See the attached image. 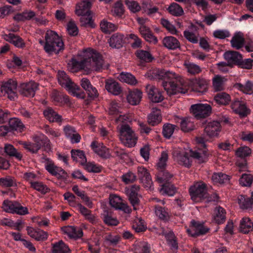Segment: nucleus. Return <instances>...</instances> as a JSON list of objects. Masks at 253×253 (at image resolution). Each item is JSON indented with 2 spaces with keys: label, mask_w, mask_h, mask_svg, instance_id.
<instances>
[{
  "label": "nucleus",
  "mask_w": 253,
  "mask_h": 253,
  "mask_svg": "<svg viewBox=\"0 0 253 253\" xmlns=\"http://www.w3.org/2000/svg\"><path fill=\"white\" fill-rule=\"evenodd\" d=\"M35 141L36 142L39 150L42 147L49 148L50 147V141L45 135H42L36 136L35 138Z\"/></svg>",
  "instance_id": "nucleus-53"
},
{
  "label": "nucleus",
  "mask_w": 253,
  "mask_h": 253,
  "mask_svg": "<svg viewBox=\"0 0 253 253\" xmlns=\"http://www.w3.org/2000/svg\"><path fill=\"white\" fill-rule=\"evenodd\" d=\"M28 234L37 241H44L47 239L48 234L46 232L41 229H35L31 227H27Z\"/></svg>",
  "instance_id": "nucleus-24"
},
{
  "label": "nucleus",
  "mask_w": 253,
  "mask_h": 253,
  "mask_svg": "<svg viewBox=\"0 0 253 253\" xmlns=\"http://www.w3.org/2000/svg\"><path fill=\"white\" fill-rule=\"evenodd\" d=\"M172 177V175L165 169L160 171L157 175V179L160 183L169 182V180Z\"/></svg>",
  "instance_id": "nucleus-58"
},
{
  "label": "nucleus",
  "mask_w": 253,
  "mask_h": 253,
  "mask_svg": "<svg viewBox=\"0 0 253 253\" xmlns=\"http://www.w3.org/2000/svg\"><path fill=\"white\" fill-rule=\"evenodd\" d=\"M196 139L199 146L197 149L190 151V156L197 160L199 163H205L208 161L209 156L205 144L208 139L205 136H202L197 137Z\"/></svg>",
  "instance_id": "nucleus-5"
},
{
  "label": "nucleus",
  "mask_w": 253,
  "mask_h": 253,
  "mask_svg": "<svg viewBox=\"0 0 253 253\" xmlns=\"http://www.w3.org/2000/svg\"><path fill=\"white\" fill-rule=\"evenodd\" d=\"M81 85L90 98L93 99L98 96V93L97 89L91 85L87 79L83 78L81 81Z\"/></svg>",
  "instance_id": "nucleus-22"
},
{
  "label": "nucleus",
  "mask_w": 253,
  "mask_h": 253,
  "mask_svg": "<svg viewBox=\"0 0 253 253\" xmlns=\"http://www.w3.org/2000/svg\"><path fill=\"white\" fill-rule=\"evenodd\" d=\"M51 98L54 103L59 104H68L70 102L69 98L66 95L53 90L51 93Z\"/></svg>",
  "instance_id": "nucleus-31"
},
{
  "label": "nucleus",
  "mask_w": 253,
  "mask_h": 253,
  "mask_svg": "<svg viewBox=\"0 0 253 253\" xmlns=\"http://www.w3.org/2000/svg\"><path fill=\"white\" fill-rule=\"evenodd\" d=\"M161 121L162 116L160 110L153 109L147 117L148 123L152 126H155Z\"/></svg>",
  "instance_id": "nucleus-28"
},
{
  "label": "nucleus",
  "mask_w": 253,
  "mask_h": 253,
  "mask_svg": "<svg viewBox=\"0 0 253 253\" xmlns=\"http://www.w3.org/2000/svg\"><path fill=\"white\" fill-rule=\"evenodd\" d=\"M189 193L191 199L195 202H199L206 199L208 197L206 184L203 182H197L189 189Z\"/></svg>",
  "instance_id": "nucleus-6"
},
{
  "label": "nucleus",
  "mask_w": 253,
  "mask_h": 253,
  "mask_svg": "<svg viewBox=\"0 0 253 253\" xmlns=\"http://www.w3.org/2000/svg\"><path fill=\"white\" fill-rule=\"evenodd\" d=\"M230 178L231 176L230 175L222 172L214 173L212 176V180L216 184H223L229 183Z\"/></svg>",
  "instance_id": "nucleus-38"
},
{
  "label": "nucleus",
  "mask_w": 253,
  "mask_h": 253,
  "mask_svg": "<svg viewBox=\"0 0 253 253\" xmlns=\"http://www.w3.org/2000/svg\"><path fill=\"white\" fill-rule=\"evenodd\" d=\"M137 176L140 182L145 184L146 187L149 188L152 183L150 174L147 169L143 166L137 168Z\"/></svg>",
  "instance_id": "nucleus-19"
},
{
  "label": "nucleus",
  "mask_w": 253,
  "mask_h": 253,
  "mask_svg": "<svg viewBox=\"0 0 253 253\" xmlns=\"http://www.w3.org/2000/svg\"><path fill=\"white\" fill-rule=\"evenodd\" d=\"M177 122L180 124L181 129L183 131L189 132L195 128V125L192 118H179Z\"/></svg>",
  "instance_id": "nucleus-26"
},
{
  "label": "nucleus",
  "mask_w": 253,
  "mask_h": 253,
  "mask_svg": "<svg viewBox=\"0 0 253 253\" xmlns=\"http://www.w3.org/2000/svg\"><path fill=\"white\" fill-rule=\"evenodd\" d=\"M63 231L67 234L70 239H77L82 237L83 232L81 229H77L73 226H67L63 228Z\"/></svg>",
  "instance_id": "nucleus-30"
},
{
  "label": "nucleus",
  "mask_w": 253,
  "mask_h": 253,
  "mask_svg": "<svg viewBox=\"0 0 253 253\" xmlns=\"http://www.w3.org/2000/svg\"><path fill=\"white\" fill-rule=\"evenodd\" d=\"M214 100L219 104L226 105L231 101V97L227 93L221 92L215 95Z\"/></svg>",
  "instance_id": "nucleus-43"
},
{
  "label": "nucleus",
  "mask_w": 253,
  "mask_h": 253,
  "mask_svg": "<svg viewBox=\"0 0 253 253\" xmlns=\"http://www.w3.org/2000/svg\"><path fill=\"white\" fill-rule=\"evenodd\" d=\"M225 210L223 208L220 206L217 207L214 210V220L215 222L218 224L223 223L225 221Z\"/></svg>",
  "instance_id": "nucleus-41"
},
{
  "label": "nucleus",
  "mask_w": 253,
  "mask_h": 253,
  "mask_svg": "<svg viewBox=\"0 0 253 253\" xmlns=\"http://www.w3.org/2000/svg\"><path fill=\"white\" fill-rule=\"evenodd\" d=\"M31 187L42 194H45L50 191L49 188L46 185L40 181L31 182Z\"/></svg>",
  "instance_id": "nucleus-57"
},
{
  "label": "nucleus",
  "mask_w": 253,
  "mask_h": 253,
  "mask_svg": "<svg viewBox=\"0 0 253 253\" xmlns=\"http://www.w3.org/2000/svg\"><path fill=\"white\" fill-rule=\"evenodd\" d=\"M156 215L161 219L167 220L169 218L168 209L164 206L155 205L154 206Z\"/></svg>",
  "instance_id": "nucleus-42"
},
{
  "label": "nucleus",
  "mask_w": 253,
  "mask_h": 253,
  "mask_svg": "<svg viewBox=\"0 0 253 253\" xmlns=\"http://www.w3.org/2000/svg\"><path fill=\"white\" fill-rule=\"evenodd\" d=\"M204 130L210 137L217 136L221 130L220 123L217 121H210L205 126Z\"/></svg>",
  "instance_id": "nucleus-21"
},
{
  "label": "nucleus",
  "mask_w": 253,
  "mask_h": 253,
  "mask_svg": "<svg viewBox=\"0 0 253 253\" xmlns=\"http://www.w3.org/2000/svg\"><path fill=\"white\" fill-rule=\"evenodd\" d=\"M5 155L9 157H14L18 161L21 160L23 155L14 147L10 144H5Z\"/></svg>",
  "instance_id": "nucleus-33"
},
{
  "label": "nucleus",
  "mask_w": 253,
  "mask_h": 253,
  "mask_svg": "<svg viewBox=\"0 0 253 253\" xmlns=\"http://www.w3.org/2000/svg\"><path fill=\"white\" fill-rule=\"evenodd\" d=\"M235 86L238 90L248 94H252L253 90V83L250 81H248L245 84L237 83Z\"/></svg>",
  "instance_id": "nucleus-49"
},
{
  "label": "nucleus",
  "mask_w": 253,
  "mask_h": 253,
  "mask_svg": "<svg viewBox=\"0 0 253 253\" xmlns=\"http://www.w3.org/2000/svg\"><path fill=\"white\" fill-rule=\"evenodd\" d=\"M136 56L141 61L145 63L151 62L154 59L150 52L143 49H139L135 52Z\"/></svg>",
  "instance_id": "nucleus-40"
},
{
  "label": "nucleus",
  "mask_w": 253,
  "mask_h": 253,
  "mask_svg": "<svg viewBox=\"0 0 253 253\" xmlns=\"http://www.w3.org/2000/svg\"><path fill=\"white\" fill-rule=\"evenodd\" d=\"M90 147L94 153L103 159H107L111 157L109 149L102 143L94 141L91 142Z\"/></svg>",
  "instance_id": "nucleus-12"
},
{
  "label": "nucleus",
  "mask_w": 253,
  "mask_h": 253,
  "mask_svg": "<svg viewBox=\"0 0 253 253\" xmlns=\"http://www.w3.org/2000/svg\"><path fill=\"white\" fill-rule=\"evenodd\" d=\"M210 231V228L205 226L204 223L192 220L187 233L193 237H197L205 235Z\"/></svg>",
  "instance_id": "nucleus-8"
},
{
  "label": "nucleus",
  "mask_w": 253,
  "mask_h": 253,
  "mask_svg": "<svg viewBox=\"0 0 253 253\" xmlns=\"http://www.w3.org/2000/svg\"><path fill=\"white\" fill-rule=\"evenodd\" d=\"M83 62L86 65L94 67L96 71H99L102 68L104 60L99 53L91 49L87 53L86 57L83 60Z\"/></svg>",
  "instance_id": "nucleus-7"
},
{
  "label": "nucleus",
  "mask_w": 253,
  "mask_h": 253,
  "mask_svg": "<svg viewBox=\"0 0 253 253\" xmlns=\"http://www.w3.org/2000/svg\"><path fill=\"white\" fill-rule=\"evenodd\" d=\"M245 42L244 38L239 33L236 34L231 40L232 46L237 49L242 48Z\"/></svg>",
  "instance_id": "nucleus-50"
},
{
  "label": "nucleus",
  "mask_w": 253,
  "mask_h": 253,
  "mask_svg": "<svg viewBox=\"0 0 253 253\" xmlns=\"http://www.w3.org/2000/svg\"><path fill=\"white\" fill-rule=\"evenodd\" d=\"M4 39L17 47L23 48L25 47V43L23 40L19 36L13 33L5 35Z\"/></svg>",
  "instance_id": "nucleus-25"
},
{
  "label": "nucleus",
  "mask_w": 253,
  "mask_h": 253,
  "mask_svg": "<svg viewBox=\"0 0 253 253\" xmlns=\"http://www.w3.org/2000/svg\"><path fill=\"white\" fill-rule=\"evenodd\" d=\"M253 181V176L250 174L244 173L239 179V183L243 186H250Z\"/></svg>",
  "instance_id": "nucleus-63"
},
{
  "label": "nucleus",
  "mask_w": 253,
  "mask_h": 253,
  "mask_svg": "<svg viewBox=\"0 0 253 253\" xmlns=\"http://www.w3.org/2000/svg\"><path fill=\"white\" fill-rule=\"evenodd\" d=\"M193 90L201 93H204L207 91L208 83L204 79H196L193 82Z\"/></svg>",
  "instance_id": "nucleus-35"
},
{
  "label": "nucleus",
  "mask_w": 253,
  "mask_h": 253,
  "mask_svg": "<svg viewBox=\"0 0 253 253\" xmlns=\"http://www.w3.org/2000/svg\"><path fill=\"white\" fill-rule=\"evenodd\" d=\"M58 81L60 85L64 86L69 92L78 98L84 99L85 95L80 87L73 83L63 71H59L57 74Z\"/></svg>",
  "instance_id": "nucleus-4"
},
{
  "label": "nucleus",
  "mask_w": 253,
  "mask_h": 253,
  "mask_svg": "<svg viewBox=\"0 0 253 253\" xmlns=\"http://www.w3.org/2000/svg\"><path fill=\"white\" fill-rule=\"evenodd\" d=\"M251 149L247 146L240 147L236 151V155L241 158H245L250 156Z\"/></svg>",
  "instance_id": "nucleus-61"
},
{
  "label": "nucleus",
  "mask_w": 253,
  "mask_h": 253,
  "mask_svg": "<svg viewBox=\"0 0 253 253\" xmlns=\"http://www.w3.org/2000/svg\"><path fill=\"white\" fill-rule=\"evenodd\" d=\"M120 80L122 82H125L130 84H135L137 83L134 76L128 73H121L120 75Z\"/></svg>",
  "instance_id": "nucleus-59"
},
{
  "label": "nucleus",
  "mask_w": 253,
  "mask_h": 253,
  "mask_svg": "<svg viewBox=\"0 0 253 253\" xmlns=\"http://www.w3.org/2000/svg\"><path fill=\"white\" fill-rule=\"evenodd\" d=\"M148 75L151 79L162 80V85L169 96L179 93L185 94L187 92L186 87L176 79L174 73L156 69L150 71Z\"/></svg>",
  "instance_id": "nucleus-1"
},
{
  "label": "nucleus",
  "mask_w": 253,
  "mask_h": 253,
  "mask_svg": "<svg viewBox=\"0 0 253 253\" xmlns=\"http://www.w3.org/2000/svg\"><path fill=\"white\" fill-rule=\"evenodd\" d=\"M43 46L46 53L49 55L57 54L64 49V44L62 38L54 31L48 30L45 35V42H39Z\"/></svg>",
  "instance_id": "nucleus-3"
},
{
  "label": "nucleus",
  "mask_w": 253,
  "mask_h": 253,
  "mask_svg": "<svg viewBox=\"0 0 253 253\" xmlns=\"http://www.w3.org/2000/svg\"><path fill=\"white\" fill-rule=\"evenodd\" d=\"M84 169L89 172L98 173L101 171V167L95 164L94 163H87L83 165Z\"/></svg>",
  "instance_id": "nucleus-62"
},
{
  "label": "nucleus",
  "mask_w": 253,
  "mask_h": 253,
  "mask_svg": "<svg viewBox=\"0 0 253 253\" xmlns=\"http://www.w3.org/2000/svg\"><path fill=\"white\" fill-rule=\"evenodd\" d=\"M17 82L12 79H9L2 83L0 90L10 100H14L17 98Z\"/></svg>",
  "instance_id": "nucleus-11"
},
{
  "label": "nucleus",
  "mask_w": 253,
  "mask_h": 253,
  "mask_svg": "<svg viewBox=\"0 0 253 253\" xmlns=\"http://www.w3.org/2000/svg\"><path fill=\"white\" fill-rule=\"evenodd\" d=\"M242 55L236 51H227L223 54L224 59L229 63L230 68L238 66Z\"/></svg>",
  "instance_id": "nucleus-17"
},
{
  "label": "nucleus",
  "mask_w": 253,
  "mask_h": 253,
  "mask_svg": "<svg viewBox=\"0 0 253 253\" xmlns=\"http://www.w3.org/2000/svg\"><path fill=\"white\" fill-rule=\"evenodd\" d=\"M35 13L33 11L26 10L22 13H18L14 17V19L17 21L29 20L35 16Z\"/></svg>",
  "instance_id": "nucleus-46"
},
{
  "label": "nucleus",
  "mask_w": 253,
  "mask_h": 253,
  "mask_svg": "<svg viewBox=\"0 0 253 253\" xmlns=\"http://www.w3.org/2000/svg\"><path fill=\"white\" fill-rule=\"evenodd\" d=\"M91 3L88 1H83L78 4L75 11L77 15H82L84 14H90V8Z\"/></svg>",
  "instance_id": "nucleus-39"
},
{
  "label": "nucleus",
  "mask_w": 253,
  "mask_h": 253,
  "mask_svg": "<svg viewBox=\"0 0 253 253\" xmlns=\"http://www.w3.org/2000/svg\"><path fill=\"white\" fill-rule=\"evenodd\" d=\"M190 111L197 119H204L208 117L211 111V106L208 104H196L191 106Z\"/></svg>",
  "instance_id": "nucleus-10"
},
{
  "label": "nucleus",
  "mask_w": 253,
  "mask_h": 253,
  "mask_svg": "<svg viewBox=\"0 0 253 253\" xmlns=\"http://www.w3.org/2000/svg\"><path fill=\"white\" fill-rule=\"evenodd\" d=\"M167 10L170 14L175 16H180L184 13L183 8L175 2L172 3Z\"/></svg>",
  "instance_id": "nucleus-52"
},
{
  "label": "nucleus",
  "mask_w": 253,
  "mask_h": 253,
  "mask_svg": "<svg viewBox=\"0 0 253 253\" xmlns=\"http://www.w3.org/2000/svg\"><path fill=\"white\" fill-rule=\"evenodd\" d=\"M21 93L26 97H34L38 88V84L34 82L23 83L20 86Z\"/></svg>",
  "instance_id": "nucleus-16"
},
{
  "label": "nucleus",
  "mask_w": 253,
  "mask_h": 253,
  "mask_svg": "<svg viewBox=\"0 0 253 253\" xmlns=\"http://www.w3.org/2000/svg\"><path fill=\"white\" fill-rule=\"evenodd\" d=\"M125 42V39L124 35L118 33L112 35L109 40L110 46L117 49L122 47Z\"/></svg>",
  "instance_id": "nucleus-23"
},
{
  "label": "nucleus",
  "mask_w": 253,
  "mask_h": 253,
  "mask_svg": "<svg viewBox=\"0 0 253 253\" xmlns=\"http://www.w3.org/2000/svg\"><path fill=\"white\" fill-rule=\"evenodd\" d=\"M176 126L169 123H166L163 127L162 133L164 137L169 139L172 135Z\"/></svg>",
  "instance_id": "nucleus-56"
},
{
  "label": "nucleus",
  "mask_w": 253,
  "mask_h": 253,
  "mask_svg": "<svg viewBox=\"0 0 253 253\" xmlns=\"http://www.w3.org/2000/svg\"><path fill=\"white\" fill-rule=\"evenodd\" d=\"M163 42L164 46L169 49L174 50L180 47L179 42L176 38L172 36L164 38Z\"/></svg>",
  "instance_id": "nucleus-34"
},
{
  "label": "nucleus",
  "mask_w": 253,
  "mask_h": 253,
  "mask_svg": "<svg viewBox=\"0 0 253 253\" xmlns=\"http://www.w3.org/2000/svg\"><path fill=\"white\" fill-rule=\"evenodd\" d=\"M175 160L179 164L189 168L191 166V160L189 154L184 151H175L173 153Z\"/></svg>",
  "instance_id": "nucleus-20"
},
{
  "label": "nucleus",
  "mask_w": 253,
  "mask_h": 253,
  "mask_svg": "<svg viewBox=\"0 0 253 253\" xmlns=\"http://www.w3.org/2000/svg\"><path fill=\"white\" fill-rule=\"evenodd\" d=\"M81 16L80 18L81 25L85 27H94V24L90 14H84L82 15H78Z\"/></svg>",
  "instance_id": "nucleus-54"
},
{
  "label": "nucleus",
  "mask_w": 253,
  "mask_h": 253,
  "mask_svg": "<svg viewBox=\"0 0 253 253\" xmlns=\"http://www.w3.org/2000/svg\"><path fill=\"white\" fill-rule=\"evenodd\" d=\"M238 203L240 208L243 210L251 209L253 205V194L251 197L240 195L238 198Z\"/></svg>",
  "instance_id": "nucleus-32"
},
{
  "label": "nucleus",
  "mask_w": 253,
  "mask_h": 253,
  "mask_svg": "<svg viewBox=\"0 0 253 253\" xmlns=\"http://www.w3.org/2000/svg\"><path fill=\"white\" fill-rule=\"evenodd\" d=\"M233 111L241 117H246L250 114V110L247 108L246 103L238 99H235L231 104Z\"/></svg>",
  "instance_id": "nucleus-13"
},
{
  "label": "nucleus",
  "mask_w": 253,
  "mask_h": 253,
  "mask_svg": "<svg viewBox=\"0 0 253 253\" xmlns=\"http://www.w3.org/2000/svg\"><path fill=\"white\" fill-rule=\"evenodd\" d=\"M8 125L11 132L14 131L22 132L24 130V126L23 124L18 119L13 118L9 119Z\"/></svg>",
  "instance_id": "nucleus-44"
},
{
  "label": "nucleus",
  "mask_w": 253,
  "mask_h": 253,
  "mask_svg": "<svg viewBox=\"0 0 253 253\" xmlns=\"http://www.w3.org/2000/svg\"><path fill=\"white\" fill-rule=\"evenodd\" d=\"M52 251L53 253H70L71 252L68 246L62 240L52 244Z\"/></svg>",
  "instance_id": "nucleus-36"
},
{
  "label": "nucleus",
  "mask_w": 253,
  "mask_h": 253,
  "mask_svg": "<svg viewBox=\"0 0 253 253\" xmlns=\"http://www.w3.org/2000/svg\"><path fill=\"white\" fill-rule=\"evenodd\" d=\"M176 191L175 187L170 182L163 183L160 190L161 193L169 196L174 195Z\"/></svg>",
  "instance_id": "nucleus-45"
},
{
  "label": "nucleus",
  "mask_w": 253,
  "mask_h": 253,
  "mask_svg": "<svg viewBox=\"0 0 253 253\" xmlns=\"http://www.w3.org/2000/svg\"><path fill=\"white\" fill-rule=\"evenodd\" d=\"M46 170L51 175L56 177L58 179L63 181L65 183L70 182L69 174L62 168L57 167L53 163L50 162L45 165Z\"/></svg>",
  "instance_id": "nucleus-9"
},
{
  "label": "nucleus",
  "mask_w": 253,
  "mask_h": 253,
  "mask_svg": "<svg viewBox=\"0 0 253 253\" xmlns=\"http://www.w3.org/2000/svg\"><path fill=\"white\" fill-rule=\"evenodd\" d=\"M101 31L105 34L114 32L117 29V26L107 20H103L100 23Z\"/></svg>",
  "instance_id": "nucleus-51"
},
{
  "label": "nucleus",
  "mask_w": 253,
  "mask_h": 253,
  "mask_svg": "<svg viewBox=\"0 0 253 253\" xmlns=\"http://www.w3.org/2000/svg\"><path fill=\"white\" fill-rule=\"evenodd\" d=\"M122 109L120 104L112 101L110 105L109 113L110 115H119L115 122L118 124V128L120 131V138L123 143L128 147H132L136 143L137 137L128 125L125 124L128 119L124 115L121 114Z\"/></svg>",
  "instance_id": "nucleus-2"
},
{
  "label": "nucleus",
  "mask_w": 253,
  "mask_h": 253,
  "mask_svg": "<svg viewBox=\"0 0 253 253\" xmlns=\"http://www.w3.org/2000/svg\"><path fill=\"white\" fill-rule=\"evenodd\" d=\"M142 94V92L138 89L129 90L127 96V101L130 104L136 105L140 102Z\"/></svg>",
  "instance_id": "nucleus-27"
},
{
  "label": "nucleus",
  "mask_w": 253,
  "mask_h": 253,
  "mask_svg": "<svg viewBox=\"0 0 253 253\" xmlns=\"http://www.w3.org/2000/svg\"><path fill=\"white\" fill-rule=\"evenodd\" d=\"M43 115L47 120L50 122H60L61 121V116L58 114L51 108H48L43 111Z\"/></svg>",
  "instance_id": "nucleus-37"
},
{
  "label": "nucleus",
  "mask_w": 253,
  "mask_h": 253,
  "mask_svg": "<svg viewBox=\"0 0 253 253\" xmlns=\"http://www.w3.org/2000/svg\"><path fill=\"white\" fill-rule=\"evenodd\" d=\"M146 92L151 101L155 103L161 102L164 99L162 92L157 88L151 84L146 86Z\"/></svg>",
  "instance_id": "nucleus-15"
},
{
  "label": "nucleus",
  "mask_w": 253,
  "mask_h": 253,
  "mask_svg": "<svg viewBox=\"0 0 253 253\" xmlns=\"http://www.w3.org/2000/svg\"><path fill=\"white\" fill-rule=\"evenodd\" d=\"M16 203V201L4 200L2 203V208L7 212L14 213Z\"/></svg>",
  "instance_id": "nucleus-60"
},
{
  "label": "nucleus",
  "mask_w": 253,
  "mask_h": 253,
  "mask_svg": "<svg viewBox=\"0 0 253 253\" xmlns=\"http://www.w3.org/2000/svg\"><path fill=\"white\" fill-rule=\"evenodd\" d=\"M105 242L109 243V245L115 247L121 241V237L119 235L113 236L108 234L104 237Z\"/></svg>",
  "instance_id": "nucleus-64"
},
{
  "label": "nucleus",
  "mask_w": 253,
  "mask_h": 253,
  "mask_svg": "<svg viewBox=\"0 0 253 253\" xmlns=\"http://www.w3.org/2000/svg\"><path fill=\"white\" fill-rule=\"evenodd\" d=\"M253 227V222L248 217H244L240 222V228L241 231L244 233H248L252 230Z\"/></svg>",
  "instance_id": "nucleus-47"
},
{
  "label": "nucleus",
  "mask_w": 253,
  "mask_h": 253,
  "mask_svg": "<svg viewBox=\"0 0 253 253\" xmlns=\"http://www.w3.org/2000/svg\"><path fill=\"white\" fill-rule=\"evenodd\" d=\"M110 204L111 207L124 211L126 213H129L131 212V209L124 203L123 200L118 196H113L110 199Z\"/></svg>",
  "instance_id": "nucleus-14"
},
{
  "label": "nucleus",
  "mask_w": 253,
  "mask_h": 253,
  "mask_svg": "<svg viewBox=\"0 0 253 253\" xmlns=\"http://www.w3.org/2000/svg\"><path fill=\"white\" fill-rule=\"evenodd\" d=\"M71 157L74 161H77L78 158L81 159V164L84 165L86 162V158L83 151L80 150H72L71 152Z\"/></svg>",
  "instance_id": "nucleus-55"
},
{
  "label": "nucleus",
  "mask_w": 253,
  "mask_h": 253,
  "mask_svg": "<svg viewBox=\"0 0 253 253\" xmlns=\"http://www.w3.org/2000/svg\"><path fill=\"white\" fill-rule=\"evenodd\" d=\"M105 88L108 92L115 95L120 94L122 91L119 84L113 80L106 81Z\"/></svg>",
  "instance_id": "nucleus-29"
},
{
  "label": "nucleus",
  "mask_w": 253,
  "mask_h": 253,
  "mask_svg": "<svg viewBox=\"0 0 253 253\" xmlns=\"http://www.w3.org/2000/svg\"><path fill=\"white\" fill-rule=\"evenodd\" d=\"M139 189V185L134 184L131 186L130 188L126 191L128 200L135 210H136V206L139 205L140 202L138 197V192Z\"/></svg>",
  "instance_id": "nucleus-18"
},
{
  "label": "nucleus",
  "mask_w": 253,
  "mask_h": 253,
  "mask_svg": "<svg viewBox=\"0 0 253 253\" xmlns=\"http://www.w3.org/2000/svg\"><path fill=\"white\" fill-rule=\"evenodd\" d=\"M101 218L103 222L108 226H116L119 223L117 219L113 217L108 211L104 212L101 215Z\"/></svg>",
  "instance_id": "nucleus-48"
}]
</instances>
